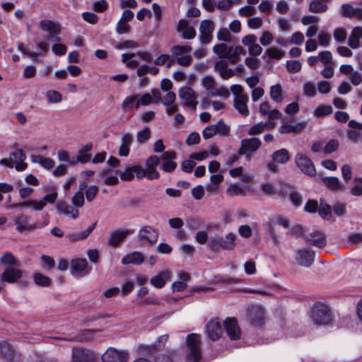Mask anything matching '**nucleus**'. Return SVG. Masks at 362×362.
<instances>
[{"mask_svg":"<svg viewBox=\"0 0 362 362\" xmlns=\"http://www.w3.org/2000/svg\"><path fill=\"white\" fill-rule=\"evenodd\" d=\"M176 99V95L172 91H167V93L163 96L161 103L165 106H170L174 104Z\"/></svg>","mask_w":362,"mask_h":362,"instance_id":"nucleus-57","label":"nucleus"},{"mask_svg":"<svg viewBox=\"0 0 362 362\" xmlns=\"http://www.w3.org/2000/svg\"><path fill=\"white\" fill-rule=\"evenodd\" d=\"M304 94L308 97H314L316 95L315 86L311 82H307L303 86Z\"/></svg>","mask_w":362,"mask_h":362,"instance_id":"nucleus-62","label":"nucleus"},{"mask_svg":"<svg viewBox=\"0 0 362 362\" xmlns=\"http://www.w3.org/2000/svg\"><path fill=\"white\" fill-rule=\"evenodd\" d=\"M0 263L6 267H18L19 262L11 252H4L0 258Z\"/></svg>","mask_w":362,"mask_h":362,"instance_id":"nucleus-30","label":"nucleus"},{"mask_svg":"<svg viewBox=\"0 0 362 362\" xmlns=\"http://www.w3.org/2000/svg\"><path fill=\"white\" fill-rule=\"evenodd\" d=\"M72 204L76 207H82L84 204V195L82 192H77L71 199Z\"/></svg>","mask_w":362,"mask_h":362,"instance_id":"nucleus-61","label":"nucleus"},{"mask_svg":"<svg viewBox=\"0 0 362 362\" xmlns=\"http://www.w3.org/2000/svg\"><path fill=\"white\" fill-rule=\"evenodd\" d=\"M288 71L297 73L301 69V63L297 60H288L286 64Z\"/></svg>","mask_w":362,"mask_h":362,"instance_id":"nucleus-50","label":"nucleus"},{"mask_svg":"<svg viewBox=\"0 0 362 362\" xmlns=\"http://www.w3.org/2000/svg\"><path fill=\"white\" fill-rule=\"evenodd\" d=\"M116 173L119 175L122 180H131L134 176V166L126 168L124 171L117 170Z\"/></svg>","mask_w":362,"mask_h":362,"instance_id":"nucleus-45","label":"nucleus"},{"mask_svg":"<svg viewBox=\"0 0 362 362\" xmlns=\"http://www.w3.org/2000/svg\"><path fill=\"white\" fill-rule=\"evenodd\" d=\"M328 8V6L318 0L312 1L309 4V11L312 13H324Z\"/></svg>","mask_w":362,"mask_h":362,"instance_id":"nucleus-35","label":"nucleus"},{"mask_svg":"<svg viewBox=\"0 0 362 362\" xmlns=\"http://www.w3.org/2000/svg\"><path fill=\"white\" fill-rule=\"evenodd\" d=\"M230 47V46H228L226 44L221 43L214 46L213 51L218 55L219 58H226Z\"/></svg>","mask_w":362,"mask_h":362,"instance_id":"nucleus-38","label":"nucleus"},{"mask_svg":"<svg viewBox=\"0 0 362 362\" xmlns=\"http://www.w3.org/2000/svg\"><path fill=\"white\" fill-rule=\"evenodd\" d=\"M144 262V256L139 252H134L125 255L122 259V263L124 265L133 264H141Z\"/></svg>","mask_w":362,"mask_h":362,"instance_id":"nucleus-25","label":"nucleus"},{"mask_svg":"<svg viewBox=\"0 0 362 362\" xmlns=\"http://www.w3.org/2000/svg\"><path fill=\"white\" fill-rule=\"evenodd\" d=\"M235 238L236 235L233 233H228L225 238L212 237L209 240V247L213 251L220 249L231 250L235 247Z\"/></svg>","mask_w":362,"mask_h":362,"instance_id":"nucleus-2","label":"nucleus"},{"mask_svg":"<svg viewBox=\"0 0 362 362\" xmlns=\"http://www.w3.org/2000/svg\"><path fill=\"white\" fill-rule=\"evenodd\" d=\"M10 160L11 163L15 164V168L18 171H23L26 169L27 164L24 162L26 158L25 154L23 150L18 149L17 151L10 153Z\"/></svg>","mask_w":362,"mask_h":362,"instance_id":"nucleus-18","label":"nucleus"},{"mask_svg":"<svg viewBox=\"0 0 362 362\" xmlns=\"http://www.w3.org/2000/svg\"><path fill=\"white\" fill-rule=\"evenodd\" d=\"M217 38L219 40L228 42H232L233 40V37L226 28H223L218 30L217 33Z\"/></svg>","mask_w":362,"mask_h":362,"instance_id":"nucleus-48","label":"nucleus"},{"mask_svg":"<svg viewBox=\"0 0 362 362\" xmlns=\"http://www.w3.org/2000/svg\"><path fill=\"white\" fill-rule=\"evenodd\" d=\"M214 30L213 22L210 20H204L199 26L200 33H212Z\"/></svg>","mask_w":362,"mask_h":362,"instance_id":"nucleus-51","label":"nucleus"},{"mask_svg":"<svg viewBox=\"0 0 362 362\" xmlns=\"http://www.w3.org/2000/svg\"><path fill=\"white\" fill-rule=\"evenodd\" d=\"M187 352L186 361L187 362H198L202 358L201 338L195 333L189 334L186 338Z\"/></svg>","mask_w":362,"mask_h":362,"instance_id":"nucleus-1","label":"nucleus"},{"mask_svg":"<svg viewBox=\"0 0 362 362\" xmlns=\"http://www.w3.org/2000/svg\"><path fill=\"white\" fill-rule=\"evenodd\" d=\"M206 331L209 339L215 341L219 339L223 333L222 327L218 320H211L206 326Z\"/></svg>","mask_w":362,"mask_h":362,"instance_id":"nucleus-14","label":"nucleus"},{"mask_svg":"<svg viewBox=\"0 0 362 362\" xmlns=\"http://www.w3.org/2000/svg\"><path fill=\"white\" fill-rule=\"evenodd\" d=\"M267 126V124L264 123L262 122H261L258 124H256L253 125L252 127H251L250 128V129H248L247 134L251 135V136L259 134L264 132V130L265 129Z\"/></svg>","mask_w":362,"mask_h":362,"instance_id":"nucleus-46","label":"nucleus"},{"mask_svg":"<svg viewBox=\"0 0 362 362\" xmlns=\"http://www.w3.org/2000/svg\"><path fill=\"white\" fill-rule=\"evenodd\" d=\"M25 207H31L34 211H40L43 209L45 206V204L43 201H37V200H27L25 201Z\"/></svg>","mask_w":362,"mask_h":362,"instance_id":"nucleus-41","label":"nucleus"},{"mask_svg":"<svg viewBox=\"0 0 362 362\" xmlns=\"http://www.w3.org/2000/svg\"><path fill=\"white\" fill-rule=\"evenodd\" d=\"M332 110L333 109L332 106L327 105H321L315 109L314 114L317 117H324L331 115Z\"/></svg>","mask_w":362,"mask_h":362,"instance_id":"nucleus-39","label":"nucleus"},{"mask_svg":"<svg viewBox=\"0 0 362 362\" xmlns=\"http://www.w3.org/2000/svg\"><path fill=\"white\" fill-rule=\"evenodd\" d=\"M179 96L181 99L185 100V105L195 109L198 102L197 101V94L187 86L182 87L179 90Z\"/></svg>","mask_w":362,"mask_h":362,"instance_id":"nucleus-11","label":"nucleus"},{"mask_svg":"<svg viewBox=\"0 0 362 362\" xmlns=\"http://www.w3.org/2000/svg\"><path fill=\"white\" fill-rule=\"evenodd\" d=\"M133 231L130 230H117L113 232H112L110 234L109 238H108V243L110 245L116 247L119 245V244L124 241L126 236L129 234H132Z\"/></svg>","mask_w":362,"mask_h":362,"instance_id":"nucleus-19","label":"nucleus"},{"mask_svg":"<svg viewBox=\"0 0 362 362\" xmlns=\"http://www.w3.org/2000/svg\"><path fill=\"white\" fill-rule=\"evenodd\" d=\"M224 329L231 340H238L240 337V329L235 317H228L223 322Z\"/></svg>","mask_w":362,"mask_h":362,"instance_id":"nucleus-9","label":"nucleus"},{"mask_svg":"<svg viewBox=\"0 0 362 362\" xmlns=\"http://www.w3.org/2000/svg\"><path fill=\"white\" fill-rule=\"evenodd\" d=\"M218 95L224 98H228L230 96V93L228 88L223 86L219 88H216L214 91H211V93H209V96L216 97Z\"/></svg>","mask_w":362,"mask_h":362,"instance_id":"nucleus-58","label":"nucleus"},{"mask_svg":"<svg viewBox=\"0 0 362 362\" xmlns=\"http://www.w3.org/2000/svg\"><path fill=\"white\" fill-rule=\"evenodd\" d=\"M295 163L303 173L308 176H314L316 174L314 163L304 154L297 153L295 157Z\"/></svg>","mask_w":362,"mask_h":362,"instance_id":"nucleus-6","label":"nucleus"},{"mask_svg":"<svg viewBox=\"0 0 362 362\" xmlns=\"http://www.w3.org/2000/svg\"><path fill=\"white\" fill-rule=\"evenodd\" d=\"M22 275V270L16 269L15 267H6L3 273L1 274L0 280L2 282L13 284L20 279Z\"/></svg>","mask_w":362,"mask_h":362,"instance_id":"nucleus-12","label":"nucleus"},{"mask_svg":"<svg viewBox=\"0 0 362 362\" xmlns=\"http://www.w3.org/2000/svg\"><path fill=\"white\" fill-rule=\"evenodd\" d=\"M228 194L230 197L237 196V195H241L245 196V191L238 185H231L227 188L226 190Z\"/></svg>","mask_w":362,"mask_h":362,"instance_id":"nucleus-42","label":"nucleus"},{"mask_svg":"<svg viewBox=\"0 0 362 362\" xmlns=\"http://www.w3.org/2000/svg\"><path fill=\"white\" fill-rule=\"evenodd\" d=\"M99 331L100 330L95 329H83L77 333L72 339H69V341L87 342L93 339L95 333Z\"/></svg>","mask_w":362,"mask_h":362,"instance_id":"nucleus-21","label":"nucleus"},{"mask_svg":"<svg viewBox=\"0 0 362 362\" xmlns=\"http://www.w3.org/2000/svg\"><path fill=\"white\" fill-rule=\"evenodd\" d=\"M138 237L140 240H147L149 243L154 244L158 240V233L151 226H146L140 229Z\"/></svg>","mask_w":362,"mask_h":362,"instance_id":"nucleus-16","label":"nucleus"},{"mask_svg":"<svg viewBox=\"0 0 362 362\" xmlns=\"http://www.w3.org/2000/svg\"><path fill=\"white\" fill-rule=\"evenodd\" d=\"M317 211L319 215L324 219L329 220L332 217L331 206L327 204H323L322 202Z\"/></svg>","mask_w":362,"mask_h":362,"instance_id":"nucleus-37","label":"nucleus"},{"mask_svg":"<svg viewBox=\"0 0 362 362\" xmlns=\"http://www.w3.org/2000/svg\"><path fill=\"white\" fill-rule=\"evenodd\" d=\"M362 38V28L355 27L352 29L350 36L348 38V45L352 49H357L360 47L359 41Z\"/></svg>","mask_w":362,"mask_h":362,"instance_id":"nucleus-23","label":"nucleus"},{"mask_svg":"<svg viewBox=\"0 0 362 362\" xmlns=\"http://www.w3.org/2000/svg\"><path fill=\"white\" fill-rule=\"evenodd\" d=\"M99 188L96 185H91L87 188L85 194L88 202H92L97 194L98 193Z\"/></svg>","mask_w":362,"mask_h":362,"instance_id":"nucleus-56","label":"nucleus"},{"mask_svg":"<svg viewBox=\"0 0 362 362\" xmlns=\"http://www.w3.org/2000/svg\"><path fill=\"white\" fill-rule=\"evenodd\" d=\"M57 210L59 213L64 214L74 219L78 217L79 211L70 205L64 203H58L57 205Z\"/></svg>","mask_w":362,"mask_h":362,"instance_id":"nucleus-27","label":"nucleus"},{"mask_svg":"<svg viewBox=\"0 0 362 362\" xmlns=\"http://www.w3.org/2000/svg\"><path fill=\"white\" fill-rule=\"evenodd\" d=\"M48 101L51 103H59L62 101V95L57 90H49L46 93Z\"/></svg>","mask_w":362,"mask_h":362,"instance_id":"nucleus-53","label":"nucleus"},{"mask_svg":"<svg viewBox=\"0 0 362 362\" xmlns=\"http://www.w3.org/2000/svg\"><path fill=\"white\" fill-rule=\"evenodd\" d=\"M333 35L334 40L337 42L341 43L346 40L347 33L344 28H337V29L334 30Z\"/></svg>","mask_w":362,"mask_h":362,"instance_id":"nucleus-49","label":"nucleus"},{"mask_svg":"<svg viewBox=\"0 0 362 362\" xmlns=\"http://www.w3.org/2000/svg\"><path fill=\"white\" fill-rule=\"evenodd\" d=\"M247 319L254 325L260 327L264 322V310L259 305H252L247 310Z\"/></svg>","mask_w":362,"mask_h":362,"instance_id":"nucleus-8","label":"nucleus"},{"mask_svg":"<svg viewBox=\"0 0 362 362\" xmlns=\"http://www.w3.org/2000/svg\"><path fill=\"white\" fill-rule=\"evenodd\" d=\"M71 269L80 275H86L90 272L87 260L84 258H78L71 262Z\"/></svg>","mask_w":362,"mask_h":362,"instance_id":"nucleus-20","label":"nucleus"},{"mask_svg":"<svg viewBox=\"0 0 362 362\" xmlns=\"http://www.w3.org/2000/svg\"><path fill=\"white\" fill-rule=\"evenodd\" d=\"M322 181L332 191L337 192L344 189L339 180L336 177H325L322 179Z\"/></svg>","mask_w":362,"mask_h":362,"instance_id":"nucleus-28","label":"nucleus"},{"mask_svg":"<svg viewBox=\"0 0 362 362\" xmlns=\"http://www.w3.org/2000/svg\"><path fill=\"white\" fill-rule=\"evenodd\" d=\"M319 61L323 63L325 65L333 64L332 62V55L329 51L325 50L319 53Z\"/></svg>","mask_w":362,"mask_h":362,"instance_id":"nucleus-54","label":"nucleus"},{"mask_svg":"<svg viewBox=\"0 0 362 362\" xmlns=\"http://www.w3.org/2000/svg\"><path fill=\"white\" fill-rule=\"evenodd\" d=\"M0 355L6 360H13L14 357V350L11 344L5 341L1 342L0 344Z\"/></svg>","mask_w":362,"mask_h":362,"instance_id":"nucleus-31","label":"nucleus"},{"mask_svg":"<svg viewBox=\"0 0 362 362\" xmlns=\"http://www.w3.org/2000/svg\"><path fill=\"white\" fill-rule=\"evenodd\" d=\"M96 222L88 226V228L81 233H77L70 235V239L73 241H78L86 238L90 233L95 229L96 226Z\"/></svg>","mask_w":362,"mask_h":362,"instance_id":"nucleus-34","label":"nucleus"},{"mask_svg":"<svg viewBox=\"0 0 362 362\" xmlns=\"http://www.w3.org/2000/svg\"><path fill=\"white\" fill-rule=\"evenodd\" d=\"M306 124V122H301L293 124L284 123L279 127V132L282 134L290 133H300L305 127Z\"/></svg>","mask_w":362,"mask_h":362,"instance_id":"nucleus-22","label":"nucleus"},{"mask_svg":"<svg viewBox=\"0 0 362 362\" xmlns=\"http://www.w3.org/2000/svg\"><path fill=\"white\" fill-rule=\"evenodd\" d=\"M173 54L176 56H180L186 53H189L192 51V47L188 45H175L171 49Z\"/></svg>","mask_w":362,"mask_h":362,"instance_id":"nucleus-44","label":"nucleus"},{"mask_svg":"<svg viewBox=\"0 0 362 362\" xmlns=\"http://www.w3.org/2000/svg\"><path fill=\"white\" fill-rule=\"evenodd\" d=\"M15 224L18 232L23 233L25 230H33L37 228L36 223H30L29 217L25 214H20L15 218Z\"/></svg>","mask_w":362,"mask_h":362,"instance_id":"nucleus-15","label":"nucleus"},{"mask_svg":"<svg viewBox=\"0 0 362 362\" xmlns=\"http://www.w3.org/2000/svg\"><path fill=\"white\" fill-rule=\"evenodd\" d=\"M176 154L173 151H165L162 155L161 168L167 173L173 172L177 167V163L174 161Z\"/></svg>","mask_w":362,"mask_h":362,"instance_id":"nucleus-17","label":"nucleus"},{"mask_svg":"<svg viewBox=\"0 0 362 362\" xmlns=\"http://www.w3.org/2000/svg\"><path fill=\"white\" fill-rule=\"evenodd\" d=\"M248 100V96H240L238 98H234V107L240 115L245 117L249 115L247 105Z\"/></svg>","mask_w":362,"mask_h":362,"instance_id":"nucleus-24","label":"nucleus"},{"mask_svg":"<svg viewBox=\"0 0 362 362\" xmlns=\"http://www.w3.org/2000/svg\"><path fill=\"white\" fill-rule=\"evenodd\" d=\"M303 41H304L303 34L301 32L298 31V32L294 33L292 35V36L289 40V42L291 45H300L303 42Z\"/></svg>","mask_w":362,"mask_h":362,"instance_id":"nucleus-63","label":"nucleus"},{"mask_svg":"<svg viewBox=\"0 0 362 362\" xmlns=\"http://www.w3.org/2000/svg\"><path fill=\"white\" fill-rule=\"evenodd\" d=\"M72 362H97L98 357L90 349L74 347L71 350Z\"/></svg>","mask_w":362,"mask_h":362,"instance_id":"nucleus-5","label":"nucleus"},{"mask_svg":"<svg viewBox=\"0 0 362 362\" xmlns=\"http://www.w3.org/2000/svg\"><path fill=\"white\" fill-rule=\"evenodd\" d=\"M151 137V130L146 127L144 129L139 131L136 134V141L139 144L146 143Z\"/></svg>","mask_w":362,"mask_h":362,"instance_id":"nucleus-47","label":"nucleus"},{"mask_svg":"<svg viewBox=\"0 0 362 362\" xmlns=\"http://www.w3.org/2000/svg\"><path fill=\"white\" fill-rule=\"evenodd\" d=\"M261 146L259 139L253 137L241 140V146L238 153L239 155H245L250 160L252 153L257 151Z\"/></svg>","mask_w":362,"mask_h":362,"instance_id":"nucleus-4","label":"nucleus"},{"mask_svg":"<svg viewBox=\"0 0 362 362\" xmlns=\"http://www.w3.org/2000/svg\"><path fill=\"white\" fill-rule=\"evenodd\" d=\"M270 97L272 100L276 103H280L282 101L283 98L281 97L282 94V88L281 86L279 84L272 86L270 88Z\"/></svg>","mask_w":362,"mask_h":362,"instance_id":"nucleus-36","label":"nucleus"},{"mask_svg":"<svg viewBox=\"0 0 362 362\" xmlns=\"http://www.w3.org/2000/svg\"><path fill=\"white\" fill-rule=\"evenodd\" d=\"M315 252L308 248H301L296 251L295 259L296 263L301 267H310L314 262Z\"/></svg>","mask_w":362,"mask_h":362,"instance_id":"nucleus-7","label":"nucleus"},{"mask_svg":"<svg viewBox=\"0 0 362 362\" xmlns=\"http://www.w3.org/2000/svg\"><path fill=\"white\" fill-rule=\"evenodd\" d=\"M255 57H247L245 60L247 66L252 70L257 69L260 66V61Z\"/></svg>","mask_w":362,"mask_h":362,"instance_id":"nucleus-64","label":"nucleus"},{"mask_svg":"<svg viewBox=\"0 0 362 362\" xmlns=\"http://www.w3.org/2000/svg\"><path fill=\"white\" fill-rule=\"evenodd\" d=\"M311 317L316 325H327L331 321L330 310L325 305L315 304L311 311Z\"/></svg>","mask_w":362,"mask_h":362,"instance_id":"nucleus-3","label":"nucleus"},{"mask_svg":"<svg viewBox=\"0 0 362 362\" xmlns=\"http://www.w3.org/2000/svg\"><path fill=\"white\" fill-rule=\"evenodd\" d=\"M339 147V142L336 139H331L328 141V143L325 145L323 148V151L326 154H329L334 151H335Z\"/></svg>","mask_w":362,"mask_h":362,"instance_id":"nucleus-55","label":"nucleus"},{"mask_svg":"<svg viewBox=\"0 0 362 362\" xmlns=\"http://www.w3.org/2000/svg\"><path fill=\"white\" fill-rule=\"evenodd\" d=\"M218 132V129L215 124L206 127L202 132L203 137L205 139L213 137Z\"/></svg>","mask_w":362,"mask_h":362,"instance_id":"nucleus-60","label":"nucleus"},{"mask_svg":"<svg viewBox=\"0 0 362 362\" xmlns=\"http://www.w3.org/2000/svg\"><path fill=\"white\" fill-rule=\"evenodd\" d=\"M305 241L313 246L324 247L326 245V236L322 231H313L303 235Z\"/></svg>","mask_w":362,"mask_h":362,"instance_id":"nucleus-13","label":"nucleus"},{"mask_svg":"<svg viewBox=\"0 0 362 362\" xmlns=\"http://www.w3.org/2000/svg\"><path fill=\"white\" fill-rule=\"evenodd\" d=\"M33 279L35 284L42 287H48L52 284L50 278L40 272H36L33 274Z\"/></svg>","mask_w":362,"mask_h":362,"instance_id":"nucleus-33","label":"nucleus"},{"mask_svg":"<svg viewBox=\"0 0 362 362\" xmlns=\"http://www.w3.org/2000/svg\"><path fill=\"white\" fill-rule=\"evenodd\" d=\"M272 159L275 163L284 164L290 160V155L286 148H281L272 153Z\"/></svg>","mask_w":362,"mask_h":362,"instance_id":"nucleus-29","label":"nucleus"},{"mask_svg":"<svg viewBox=\"0 0 362 362\" xmlns=\"http://www.w3.org/2000/svg\"><path fill=\"white\" fill-rule=\"evenodd\" d=\"M186 223L187 227L190 230H197L204 223V221L202 218L197 217H191L187 219Z\"/></svg>","mask_w":362,"mask_h":362,"instance_id":"nucleus-40","label":"nucleus"},{"mask_svg":"<svg viewBox=\"0 0 362 362\" xmlns=\"http://www.w3.org/2000/svg\"><path fill=\"white\" fill-rule=\"evenodd\" d=\"M127 356L124 351L115 348H108L102 356L103 362H127Z\"/></svg>","mask_w":362,"mask_h":362,"instance_id":"nucleus-10","label":"nucleus"},{"mask_svg":"<svg viewBox=\"0 0 362 362\" xmlns=\"http://www.w3.org/2000/svg\"><path fill=\"white\" fill-rule=\"evenodd\" d=\"M267 54L271 59H280L284 55V52L279 50L276 47H270L267 49Z\"/></svg>","mask_w":362,"mask_h":362,"instance_id":"nucleus-59","label":"nucleus"},{"mask_svg":"<svg viewBox=\"0 0 362 362\" xmlns=\"http://www.w3.org/2000/svg\"><path fill=\"white\" fill-rule=\"evenodd\" d=\"M170 279V272L167 271H163L157 276L153 277L150 283L151 285L158 288H163L166 281Z\"/></svg>","mask_w":362,"mask_h":362,"instance_id":"nucleus-26","label":"nucleus"},{"mask_svg":"<svg viewBox=\"0 0 362 362\" xmlns=\"http://www.w3.org/2000/svg\"><path fill=\"white\" fill-rule=\"evenodd\" d=\"M202 86H204V88L208 90V94L209 95V93H211V91H214L215 89H216V81L214 80V78L212 77V76H206V77H204L203 79H202Z\"/></svg>","mask_w":362,"mask_h":362,"instance_id":"nucleus-43","label":"nucleus"},{"mask_svg":"<svg viewBox=\"0 0 362 362\" xmlns=\"http://www.w3.org/2000/svg\"><path fill=\"white\" fill-rule=\"evenodd\" d=\"M40 27L42 30L51 33L59 34L60 33L59 26L49 20H42L40 22Z\"/></svg>","mask_w":362,"mask_h":362,"instance_id":"nucleus-32","label":"nucleus"},{"mask_svg":"<svg viewBox=\"0 0 362 362\" xmlns=\"http://www.w3.org/2000/svg\"><path fill=\"white\" fill-rule=\"evenodd\" d=\"M355 8L349 4H344L341 6L343 16L351 18L354 17Z\"/></svg>","mask_w":362,"mask_h":362,"instance_id":"nucleus-52","label":"nucleus"}]
</instances>
